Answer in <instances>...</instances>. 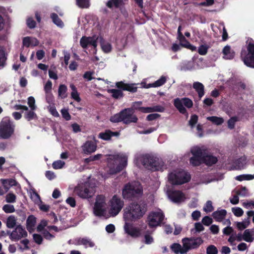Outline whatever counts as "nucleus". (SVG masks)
<instances>
[{"mask_svg": "<svg viewBox=\"0 0 254 254\" xmlns=\"http://www.w3.org/2000/svg\"><path fill=\"white\" fill-rule=\"evenodd\" d=\"M183 242V248H182L181 245L178 243H174L171 246V249L175 254H178L180 253L184 254L187 252V249L186 248L185 242Z\"/></svg>", "mask_w": 254, "mask_h": 254, "instance_id": "obj_21", "label": "nucleus"}, {"mask_svg": "<svg viewBox=\"0 0 254 254\" xmlns=\"http://www.w3.org/2000/svg\"><path fill=\"white\" fill-rule=\"evenodd\" d=\"M241 59L248 67L254 68V40L251 38L246 42V47L241 52Z\"/></svg>", "mask_w": 254, "mask_h": 254, "instance_id": "obj_4", "label": "nucleus"}, {"mask_svg": "<svg viewBox=\"0 0 254 254\" xmlns=\"http://www.w3.org/2000/svg\"><path fill=\"white\" fill-rule=\"evenodd\" d=\"M47 222L45 220H42L40 224L37 227V231L38 232L44 231L45 230L44 228L47 226Z\"/></svg>", "mask_w": 254, "mask_h": 254, "instance_id": "obj_60", "label": "nucleus"}, {"mask_svg": "<svg viewBox=\"0 0 254 254\" xmlns=\"http://www.w3.org/2000/svg\"><path fill=\"white\" fill-rule=\"evenodd\" d=\"M2 210L6 213H12L15 211V208L13 205L5 204L2 207Z\"/></svg>", "mask_w": 254, "mask_h": 254, "instance_id": "obj_51", "label": "nucleus"}, {"mask_svg": "<svg viewBox=\"0 0 254 254\" xmlns=\"http://www.w3.org/2000/svg\"><path fill=\"white\" fill-rule=\"evenodd\" d=\"M146 110H147V113L154 112H163L165 108L161 105H156L153 107H147Z\"/></svg>", "mask_w": 254, "mask_h": 254, "instance_id": "obj_40", "label": "nucleus"}, {"mask_svg": "<svg viewBox=\"0 0 254 254\" xmlns=\"http://www.w3.org/2000/svg\"><path fill=\"white\" fill-rule=\"evenodd\" d=\"M101 157L102 154H98L94 156H90L89 157L85 158L84 159V162L85 163L88 164L92 161L99 160L101 158Z\"/></svg>", "mask_w": 254, "mask_h": 254, "instance_id": "obj_49", "label": "nucleus"}, {"mask_svg": "<svg viewBox=\"0 0 254 254\" xmlns=\"http://www.w3.org/2000/svg\"><path fill=\"white\" fill-rule=\"evenodd\" d=\"M174 105L180 113L185 115L187 114V111L184 106L188 108H190L193 106V102L189 98H177L174 100Z\"/></svg>", "mask_w": 254, "mask_h": 254, "instance_id": "obj_9", "label": "nucleus"}, {"mask_svg": "<svg viewBox=\"0 0 254 254\" xmlns=\"http://www.w3.org/2000/svg\"><path fill=\"white\" fill-rule=\"evenodd\" d=\"M27 235V232L19 225L16 226L15 229L11 233L10 238L12 240L18 241L22 237H25Z\"/></svg>", "mask_w": 254, "mask_h": 254, "instance_id": "obj_15", "label": "nucleus"}, {"mask_svg": "<svg viewBox=\"0 0 254 254\" xmlns=\"http://www.w3.org/2000/svg\"><path fill=\"white\" fill-rule=\"evenodd\" d=\"M142 104L141 101L135 102L133 103L132 106L131 107L133 109V110H138L143 113H147V107H141Z\"/></svg>", "mask_w": 254, "mask_h": 254, "instance_id": "obj_36", "label": "nucleus"}, {"mask_svg": "<svg viewBox=\"0 0 254 254\" xmlns=\"http://www.w3.org/2000/svg\"><path fill=\"white\" fill-rule=\"evenodd\" d=\"M23 46L27 48L29 47L31 45V37H25L22 40Z\"/></svg>", "mask_w": 254, "mask_h": 254, "instance_id": "obj_63", "label": "nucleus"}, {"mask_svg": "<svg viewBox=\"0 0 254 254\" xmlns=\"http://www.w3.org/2000/svg\"><path fill=\"white\" fill-rule=\"evenodd\" d=\"M82 149L84 154H90L96 151L97 145L93 141L87 140L82 146Z\"/></svg>", "mask_w": 254, "mask_h": 254, "instance_id": "obj_17", "label": "nucleus"}, {"mask_svg": "<svg viewBox=\"0 0 254 254\" xmlns=\"http://www.w3.org/2000/svg\"><path fill=\"white\" fill-rule=\"evenodd\" d=\"M141 162L143 166L151 167L153 171H158L162 166V161H160L158 158L149 154L143 155Z\"/></svg>", "mask_w": 254, "mask_h": 254, "instance_id": "obj_6", "label": "nucleus"}, {"mask_svg": "<svg viewBox=\"0 0 254 254\" xmlns=\"http://www.w3.org/2000/svg\"><path fill=\"white\" fill-rule=\"evenodd\" d=\"M226 214V210L221 209L213 212L212 216L216 221L221 222L225 218Z\"/></svg>", "mask_w": 254, "mask_h": 254, "instance_id": "obj_23", "label": "nucleus"}, {"mask_svg": "<svg viewBox=\"0 0 254 254\" xmlns=\"http://www.w3.org/2000/svg\"><path fill=\"white\" fill-rule=\"evenodd\" d=\"M222 54L223 58L226 60H232L235 56V52L231 49V47L229 45L223 48Z\"/></svg>", "mask_w": 254, "mask_h": 254, "instance_id": "obj_20", "label": "nucleus"}, {"mask_svg": "<svg viewBox=\"0 0 254 254\" xmlns=\"http://www.w3.org/2000/svg\"><path fill=\"white\" fill-rule=\"evenodd\" d=\"M16 195L13 193H8L5 197L6 201L8 203H14L16 201Z\"/></svg>", "mask_w": 254, "mask_h": 254, "instance_id": "obj_54", "label": "nucleus"}, {"mask_svg": "<svg viewBox=\"0 0 254 254\" xmlns=\"http://www.w3.org/2000/svg\"><path fill=\"white\" fill-rule=\"evenodd\" d=\"M143 191V187L140 183L134 181L125 185L122 190V195L126 199L133 200L140 197Z\"/></svg>", "mask_w": 254, "mask_h": 254, "instance_id": "obj_3", "label": "nucleus"}, {"mask_svg": "<svg viewBox=\"0 0 254 254\" xmlns=\"http://www.w3.org/2000/svg\"><path fill=\"white\" fill-rule=\"evenodd\" d=\"M16 223V220L15 217L13 215H11L9 216L7 219L6 221V226L8 228H14Z\"/></svg>", "mask_w": 254, "mask_h": 254, "instance_id": "obj_43", "label": "nucleus"}, {"mask_svg": "<svg viewBox=\"0 0 254 254\" xmlns=\"http://www.w3.org/2000/svg\"><path fill=\"white\" fill-rule=\"evenodd\" d=\"M35 100L33 97L30 96L28 98V104L32 110L36 109V106L35 105Z\"/></svg>", "mask_w": 254, "mask_h": 254, "instance_id": "obj_61", "label": "nucleus"}, {"mask_svg": "<svg viewBox=\"0 0 254 254\" xmlns=\"http://www.w3.org/2000/svg\"><path fill=\"white\" fill-rule=\"evenodd\" d=\"M169 197L173 202L178 203L181 201L184 194L181 191L173 190L169 192Z\"/></svg>", "mask_w": 254, "mask_h": 254, "instance_id": "obj_18", "label": "nucleus"}, {"mask_svg": "<svg viewBox=\"0 0 254 254\" xmlns=\"http://www.w3.org/2000/svg\"><path fill=\"white\" fill-rule=\"evenodd\" d=\"M124 228L125 233L133 238H138L141 235L140 229L133 227L132 224L126 222Z\"/></svg>", "mask_w": 254, "mask_h": 254, "instance_id": "obj_14", "label": "nucleus"}, {"mask_svg": "<svg viewBox=\"0 0 254 254\" xmlns=\"http://www.w3.org/2000/svg\"><path fill=\"white\" fill-rule=\"evenodd\" d=\"M166 82V78L165 76H162L160 78L155 81L154 82L149 84V87H157L164 84Z\"/></svg>", "mask_w": 254, "mask_h": 254, "instance_id": "obj_38", "label": "nucleus"}, {"mask_svg": "<svg viewBox=\"0 0 254 254\" xmlns=\"http://www.w3.org/2000/svg\"><path fill=\"white\" fill-rule=\"evenodd\" d=\"M164 218L162 211H152L148 216L147 221L149 227L153 228L160 225Z\"/></svg>", "mask_w": 254, "mask_h": 254, "instance_id": "obj_12", "label": "nucleus"}, {"mask_svg": "<svg viewBox=\"0 0 254 254\" xmlns=\"http://www.w3.org/2000/svg\"><path fill=\"white\" fill-rule=\"evenodd\" d=\"M70 88L72 90L71 93V98L77 102H79L81 101V98L79 97V94L77 92L76 87L74 84H71L70 85Z\"/></svg>", "mask_w": 254, "mask_h": 254, "instance_id": "obj_35", "label": "nucleus"}, {"mask_svg": "<svg viewBox=\"0 0 254 254\" xmlns=\"http://www.w3.org/2000/svg\"><path fill=\"white\" fill-rule=\"evenodd\" d=\"M105 206L106 202L105 196L103 195H97L93 207L94 215L98 217L105 216L106 214Z\"/></svg>", "mask_w": 254, "mask_h": 254, "instance_id": "obj_8", "label": "nucleus"}, {"mask_svg": "<svg viewBox=\"0 0 254 254\" xmlns=\"http://www.w3.org/2000/svg\"><path fill=\"white\" fill-rule=\"evenodd\" d=\"M232 210L234 214L237 217L242 216L244 213L243 209L240 207L233 208Z\"/></svg>", "mask_w": 254, "mask_h": 254, "instance_id": "obj_58", "label": "nucleus"}, {"mask_svg": "<svg viewBox=\"0 0 254 254\" xmlns=\"http://www.w3.org/2000/svg\"><path fill=\"white\" fill-rule=\"evenodd\" d=\"M138 119L133 108H127L122 110L118 113L111 116L110 121L113 123L122 122L124 124L128 125L136 123Z\"/></svg>", "mask_w": 254, "mask_h": 254, "instance_id": "obj_2", "label": "nucleus"}, {"mask_svg": "<svg viewBox=\"0 0 254 254\" xmlns=\"http://www.w3.org/2000/svg\"><path fill=\"white\" fill-rule=\"evenodd\" d=\"M116 86L120 89L131 93H135L137 90V87L134 83H125L123 81H119L116 83Z\"/></svg>", "mask_w": 254, "mask_h": 254, "instance_id": "obj_16", "label": "nucleus"}, {"mask_svg": "<svg viewBox=\"0 0 254 254\" xmlns=\"http://www.w3.org/2000/svg\"><path fill=\"white\" fill-rule=\"evenodd\" d=\"M203 209H204V211H205L206 212H212L214 209L213 207L212 206V201L210 200H208L206 202V203L203 208Z\"/></svg>", "mask_w": 254, "mask_h": 254, "instance_id": "obj_57", "label": "nucleus"}, {"mask_svg": "<svg viewBox=\"0 0 254 254\" xmlns=\"http://www.w3.org/2000/svg\"><path fill=\"white\" fill-rule=\"evenodd\" d=\"M254 178V176L252 175H241L236 177L235 179L239 181L244 180H251Z\"/></svg>", "mask_w": 254, "mask_h": 254, "instance_id": "obj_47", "label": "nucleus"}, {"mask_svg": "<svg viewBox=\"0 0 254 254\" xmlns=\"http://www.w3.org/2000/svg\"><path fill=\"white\" fill-rule=\"evenodd\" d=\"M124 202L120 196L117 195H114L110 201V213L112 216H115L121 211L123 206Z\"/></svg>", "mask_w": 254, "mask_h": 254, "instance_id": "obj_11", "label": "nucleus"}, {"mask_svg": "<svg viewBox=\"0 0 254 254\" xmlns=\"http://www.w3.org/2000/svg\"><path fill=\"white\" fill-rule=\"evenodd\" d=\"M218 250L214 245H209L206 248L207 254H217Z\"/></svg>", "mask_w": 254, "mask_h": 254, "instance_id": "obj_56", "label": "nucleus"}, {"mask_svg": "<svg viewBox=\"0 0 254 254\" xmlns=\"http://www.w3.org/2000/svg\"><path fill=\"white\" fill-rule=\"evenodd\" d=\"M74 193L82 198H89L94 194L93 188L88 184L77 185L74 189Z\"/></svg>", "mask_w": 254, "mask_h": 254, "instance_id": "obj_7", "label": "nucleus"}, {"mask_svg": "<svg viewBox=\"0 0 254 254\" xmlns=\"http://www.w3.org/2000/svg\"><path fill=\"white\" fill-rule=\"evenodd\" d=\"M1 183L3 187H0V195H3L9 189V187L7 185V180H1Z\"/></svg>", "mask_w": 254, "mask_h": 254, "instance_id": "obj_46", "label": "nucleus"}, {"mask_svg": "<svg viewBox=\"0 0 254 254\" xmlns=\"http://www.w3.org/2000/svg\"><path fill=\"white\" fill-rule=\"evenodd\" d=\"M209 47L206 45H200L198 49V53L200 55H205L208 51Z\"/></svg>", "mask_w": 254, "mask_h": 254, "instance_id": "obj_52", "label": "nucleus"}, {"mask_svg": "<svg viewBox=\"0 0 254 254\" xmlns=\"http://www.w3.org/2000/svg\"><path fill=\"white\" fill-rule=\"evenodd\" d=\"M50 17L52 19L53 22L57 26L60 27H63L64 26V22L59 18L57 13H52L50 15Z\"/></svg>", "mask_w": 254, "mask_h": 254, "instance_id": "obj_33", "label": "nucleus"}, {"mask_svg": "<svg viewBox=\"0 0 254 254\" xmlns=\"http://www.w3.org/2000/svg\"><path fill=\"white\" fill-rule=\"evenodd\" d=\"M7 56L5 51L3 49H0V69L4 68L6 65Z\"/></svg>", "mask_w": 254, "mask_h": 254, "instance_id": "obj_29", "label": "nucleus"}, {"mask_svg": "<svg viewBox=\"0 0 254 254\" xmlns=\"http://www.w3.org/2000/svg\"><path fill=\"white\" fill-rule=\"evenodd\" d=\"M123 4V0H109L106 3V6L109 8H112L113 7L118 8Z\"/></svg>", "mask_w": 254, "mask_h": 254, "instance_id": "obj_30", "label": "nucleus"}, {"mask_svg": "<svg viewBox=\"0 0 254 254\" xmlns=\"http://www.w3.org/2000/svg\"><path fill=\"white\" fill-rule=\"evenodd\" d=\"M67 88L64 84H60L58 89V95L62 99H65L67 97Z\"/></svg>", "mask_w": 254, "mask_h": 254, "instance_id": "obj_34", "label": "nucleus"}, {"mask_svg": "<svg viewBox=\"0 0 254 254\" xmlns=\"http://www.w3.org/2000/svg\"><path fill=\"white\" fill-rule=\"evenodd\" d=\"M76 245H84L85 248L88 246L89 247L92 248L95 246L94 242H92L90 240L86 238H78L75 240Z\"/></svg>", "mask_w": 254, "mask_h": 254, "instance_id": "obj_26", "label": "nucleus"}, {"mask_svg": "<svg viewBox=\"0 0 254 254\" xmlns=\"http://www.w3.org/2000/svg\"><path fill=\"white\" fill-rule=\"evenodd\" d=\"M100 45L102 50L106 53H109L112 50V45L109 43H105L103 39L100 42Z\"/></svg>", "mask_w": 254, "mask_h": 254, "instance_id": "obj_44", "label": "nucleus"}, {"mask_svg": "<svg viewBox=\"0 0 254 254\" xmlns=\"http://www.w3.org/2000/svg\"><path fill=\"white\" fill-rule=\"evenodd\" d=\"M191 179L190 175L184 170L175 171L169 174L168 180L174 185H180L189 182Z\"/></svg>", "mask_w": 254, "mask_h": 254, "instance_id": "obj_5", "label": "nucleus"}, {"mask_svg": "<svg viewBox=\"0 0 254 254\" xmlns=\"http://www.w3.org/2000/svg\"><path fill=\"white\" fill-rule=\"evenodd\" d=\"M61 112L63 118L66 121H68L71 119V117L68 112V109L63 108L61 110Z\"/></svg>", "mask_w": 254, "mask_h": 254, "instance_id": "obj_53", "label": "nucleus"}, {"mask_svg": "<svg viewBox=\"0 0 254 254\" xmlns=\"http://www.w3.org/2000/svg\"><path fill=\"white\" fill-rule=\"evenodd\" d=\"M212 222V218L208 216H204L202 219V223L205 226H209Z\"/></svg>", "mask_w": 254, "mask_h": 254, "instance_id": "obj_64", "label": "nucleus"}, {"mask_svg": "<svg viewBox=\"0 0 254 254\" xmlns=\"http://www.w3.org/2000/svg\"><path fill=\"white\" fill-rule=\"evenodd\" d=\"M65 163L60 160L54 161L52 164V167L54 169H62Z\"/></svg>", "mask_w": 254, "mask_h": 254, "instance_id": "obj_50", "label": "nucleus"}, {"mask_svg": "<svg viewBox=\"0 0 254 254\" xmlns=\"http://www.w3.org/2000/svg\"><path fill=\"white\" fill-rule=\"evenodd\" d=\"M193 88L197 93L199 98L200 99L204 95V86L199 82H194L192 85Z\"/></svg>", "mask_w": 254, "mask_h": 254, "instance_id": "obj_24", "label": "nucleus"}, {"mask_svg": "<svg viewBox=\"0 0 254 254\" xmlns=\"http://www.w3.org/2000/svg\"><path fill=\"white\" fill-rule=\"evenodd\" d=\"M178 39L180 41V44L181 46L190 49L192 51H194L196 50V47L190 44V43L186 39L184 36H181V38H179Z\"/></svg>", "mask_w": 254, "mask_h": 254, "instance_id": "obj_25", "label": "nucleus"}, {"mask_svg": "<svg viewBox=\"0 0 254 254\" xmlns=\"http://www.w3.org/2000/svg\"><path fill=\"white\" fill-rule=\"evenodd\" d=\"M237 195L245 196L248 195V190L246 187H241L238 189L236 191Z\"/></svg>", "mask_w": 254, "mask_h": 254, "instance_id": "obj_55", "label": "nucleus"}, {"mask_svg": "<svg viewBox=\"0 0 254 254\" xmlns=\"http://www.w3.org/2000/svg\"><path fill=\"white\" fill-rule=\"evenodd\" d=\"M89 40L88 37L83 36L80 40V46L84 49L86 48L88 45Z\"/></svg>", "mask_w": 254, "mask_h": 254, "instance_id": "obj_59", "label": "nucleus"}, {"mask_svg": "<svg viewBox=\"0 0 254 254\" xmlns=\"http://www.w3.org/2000/svg\"><path fill=\"white\" fill-rule=\"evenodd\" d=\"M146 211V204L131 202L124 209V218L126 221L135 222L141 218Z\"/></svg>", "mask_w": 254, "mask_h": 254, "instance_id": "obj_1", "label": "nucleus"}, {"mask_svg": "<svg viewBox=\"0 0 254 254\" xmlns=\"http://www.w3.org/2000/svg\"><path fill=\"white\" fill-rule=\"evenodd\" d=\"M203 158L202 157L192 155L190 159V162L193 166H198L203 163Z\"/></svg>", "mask_w": 254, "mask_h": 254, "instance_id": "obj_32", "label": "nucleus"}, {"mask_svg": "<svg viewBox=\"0 0 254 254\" xmlns=\"http://www.w3.org/2000/svg\"><path fill=\"white\" fill-rule=\"evenodd\" d=\"M207 120L216 125H220L224 122V120L222 118H220L216 116L208 117L207 118Z\"/></svg>", "mask_w": 254, "mask_h": 254, "instance_id": "obj_42", "label": "nucleus"}, {"mask_svg": "<svg viewBox=\"0 0 254 254\" xmlns=\"http://www.w3.org/2000/svg\"><path fill=\"white\" fill-rule=\"evenodd\" d=\"M122 89H111L108 90V92L112 94L113 98L116 99H119L124 96V94Z\"/></svg>", "mask_w": 254, "mask_h": 254, "instance_id": "obj_28", "label": "nucleus"}, {"mask_svg": "<svg viewBox=\"0 0 254 254\" xmlns=\"http://www.w3.org/2000/svg\"><path fill=\"white\" fill-rule=\"evenodd\" d=\"M76 5L80 8H88L90 6V0H76Z\"/></svg>", "mask_w": 254, "mask_h": 254, "instance_id": "obj_41", "label": "nucleus"}, {"mask_svg": "<svg viewBox=\"0 0 254 254\" xmlns=\"http://www.w3.org/2000/svg\"><path fill=\"white\" fill-rule=\"evenodd\" d=\"M36 222V217L33 215H29L26 220V228L27 230L31 232L33 230V228Z\"/></svg>", "mask_w": 254, "mask_h": 254, "instance_id": "obj_27", "label": "nucleus"}, {"mask_svg": "<svg viewBox=\"0 0 254 254\" xmlns=\"http://www.w3.org/2000/svg\"><path fill=\"white\" fill-rule=\"evenodd\" d=\"M26 24L27 26L30 29L34 28L36 25L35 21L32 17H29L27 19Z\"/></svg>", "mask_w": 254, "mask_h": 254, "instance_id": "obj_62", "label": "nucleus"}, {"mask_svg": "<svg viewBox=\"0 0 254 254\" xmlns=\"http://www.w3.org/2000/svg\"><path fill=\"white\" fill-rule=\"evenodd\" d=\"M218 162V158L212 155H208L206 153L203 157V163L208 166H211Z\"/></svg>", "mask_w": 254, "mask_h": 254, "instance_id": "obj_22", "label": "nucleus"}, {"mask_svg": "<svg viewBox=\"0 0 254 254\" xmlns=\"http://www.w3.org/2000/svg\"><path fill=\"white\" fill-rule=\"evenodd\" d=\"M24 117L25 119L28 121H30L32 120L36 119L37 118L36 114L33 111V110H29L28 109V111H25Z\"/></svg>", "mask_w": 254, "mask_h": 254, "instance_id": "obj_37", "label": "nucleus"}, {"mask_svg": "<svg viewBox=\"0 0 254 254\" xmlns=\"http://www.w3.org/2000/svg\"><path fill=\"white\" fill-rule=\"evenodd\" d=\"M14 132L11 121L8 119H3L0 127V136L3 139L9 138Z\"/></svg>", "mask_w": 254, "mask_h": 254, "instance_id": "obj_10", "label": "nucleus"}, {"mask_svg": "<svg viewBox=\"0 0 254 254\" xmlns=\"http://www.w3.org/2000/svg\"><path fill=\"white\" fill-rule=\"evenodd\" d=\"M120 135L118 131H112L110 129H107L105 132H100L99 134V137L104 140H109L114 136H118Z\"/></svg>", "mask_w": 254, "mask_h": 254, "instance_id": "obj_19", "label": "nucleus"}, {"mask_svg": "<svg viewBox=\"0 0 254 254\" xmlns=\"http://www.w3.org/2000/svg\"><path fill=\"white\" fill-rule=\"evenodd\" d=\"M127 165V160L126 158L122 159L120 164L116 167L115 170L112 174H116L122 171Z\"/></svg>", "mask_w": 254, "mask_h": 254, "instance_id": "obj_39", "label": "nucleus"}, {"mask_svg": "<svg viewBox=\"0 0 254 254\" xmlns=\"http://www.w3.org/2000/svg\"><path fill=\"white\" fill-rule=\"evenodd\" d=\"M238 121V118L236 116L231 117L228 121V127L232 129L235 127L236 123Z\"/></svg>", "mask_w": 254, "mask_h": 254, "instance_id": "obj_48", "label": "nucleus"}, {"mask_svg": "<svg viewBox=\"0 0 254 254\" xmlns=\"http://www.w3.org/2000/svg\"><path fill=\"white\" fill-rule=\"evenodd\" d=\"M183 242H185L188 252L190 250L198 248L203 243V240L200 237H191L183 239Z\"/></svg>", "mask_w": 254, "mask_h": 254, "instance_id": "obj_13", "label": "nucleus"}, {"mask_svg": "<svg viewBox=\"0 0 254 254\" xmlns=\"http://www.w3.org/2000/svg\"><path fill=\"white\" fill-rule=\"evenodd\" d=\"M190 152L192 155H195L198 157H202L203 158L206 153L204 149H202L198 146L194 147L192 148Z\"/></svg>", "mask_w": 254, "mask_h": 254, "instance_id": "obj_31", "label": "nucleus"}, {"mask_svg": "<svg viewBox=\"0 0 254 254\" xmlns=\"http://www.w3.org/2000/svg\"><path fill=\"white\" fill-rule=\"evenodd\" d=\"M243 239L244 241L247 242H252L254 240V238L251 233L249 229L246 230L243 234Z\"/></svg>", "mask_w": 254, "mask_h": 254, "instance_id": "obj_45", "label": "nucleus"}]
</instances>
